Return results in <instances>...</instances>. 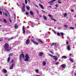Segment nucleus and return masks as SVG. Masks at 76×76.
Returning a JSON list of instances; mask_svg holds the SVG:
<instances>
[{"label":"nucleus","mask_w":76,"mask_h":76,"mask_svg":"<svg viewBox=\"0 0 76 76\" xmlns=\"http://www.w3.org/2000/svg\"><path fill=\"white\" fill-rule=\"evenodd\" d=\"M4 49L6 51H10L12 48L9 47V45L7 43H6L4 45Z\"/></svg>","instance_id":"1"},{"label":"nucleus","mask_w":76,"mask_h":76,"mask_svg":"<svg viewBox=\"0 0 76 76\" xmlns=\"http://www.w3.org/2000/svg\"><path fill=\"white\" fill-rule=\"evenodd\" d=\"M25 61H28L29 62L31 61V58L29 56L28 54H26L25 56V59H24Z\"/></svg>","instance_id":"2"},{"label":"nucleus","mask_w":76,"mask_h":76,"mask_svg":"<svg viewBox=\"0 0 76 76\" xmlns=\"http://www.w3.org/2000/svg\"><path fill=\"white\" fill-rule=\"evenodd\" d=\"M48 56H50L51 57L53 58V59H54L55 61H57V60H58V58H57L56 56H53V55L50 54H48Z\"/></svg>","instance_id":"3"},{"label":"nucleus","mask_w":76,"mask_h":76,"mask_svg":"<svg viewBox=\"0 0 76 76\" xmlns=\"http://www.w3.org/2000/svg\"><path fill=\"white\" fill-rule=\"evenodd\" d=\"M22 57H23V58H24V57H25V56L24 55V54L23 53L21 54V55H20V60L21 61V62H22Z\"/></svg>","instance_id":"4"},{"label":"nucleus","mask_w":76,"mask_h":76,"mask_svg":"<svg viewBox=\"0 0 76 76\" xmlns=\"http://www.w3.org/2000/svg\"><path fill=\"white\" fill-rule=\"evenodd\" d=\"M31 41H32L33 42V43L34 44H35V45H38L39 44V42L34 41L33 40H31Z\"/></svg>","instance_id":"5"},{"label":"nucleus","mask_w":76,"mask_h":76,"mask_svg":"<svg viewBox=\"0 0 76 76\" xmlns=\"http://www.w3.org/2000/svg\"><path fill=\"white\" fill-rule=\"evenodd\" d=\"M30 42V41H29V39H28L26 40V44H27V45H28L29 44Z\"/></svg>","instance_id":"6"},{"label":"nucleus","mask_w":76,"mask_h":76,"mask_svg":"<svg viewBox=\"0 0 76 76\" xmlns=\"http://www.w3.org/2000/svg\"><path fill=\"white\" fill-rule=\"evenodd\" d=\"M23 33L24 34L25 33V27L24 26L23 27Z\"/></svg>","instance_id":"7"},{"label":"nucleus","mask_w":76,"mask_h":76,"mask_svg":"<svg viewBox=\"0 0 76 76\" xmlns=\"http://www.w3.org/2000/svg\"><path fill=\"white\" fill-rule=\"evenodd\" d=\"M44 54V53L42 52H41L39 53V56H42V55Z\"/></svg>","instance_id":"8"},{"label":"nucleus","mask_w":76,"mask_h":76,"mask_svg":"<svg viewBox=\"0 0 76 76\" xmlns=\"http://www.w3.org/2000/svg\"><path fill=\"white\" fill-rule=\"evenodd\" d=\"M67 58V56H63L61 58H64V59H66V58Z\"/></svg>","instance_id":"9"},{"label":"nucleus","mask_w":76,"mask_h":76,"mask_svg":"<svg viewBox=\"0 0 76 76\" xmlns=\"http://www.w3.org/2000/svg\"><path fill=\"white\" fill-rule=\"evenodd\" d=\"M13 66H14V64H12L11 66H10V69H13Z\"/></svg>","instance_id":"10"},{"label":"nucleus","mask_w":76,"mask_h":76,"mask_svg":"<svg viewBox=\"0 0 76 76\" xmlns=\"http://www.w3.org/2000/svg\"><path fill=\"white\" fill-rule=\"evenodd\" d=\"M39 5L40 6V7H41V8H42V9H44V8L43 6L41 5V4H39Z\"/></svg>","instance_id":"11"},{"label":"nucleus","mask_w":76,"mask_h":76,"mask_svg":"<svg viewBox=\"0 0 76 76\" xmlns=\"http://www.w3.org/2000/svg\"><path fill=\"white\" fill-rule=\"evenodd\" d=\"M43 66H44L46 65V62L45 61H43L42 62Z\"/></svg>","instance_id":"12"},{"label":"nucleus","mask_w":76,"mask_h":76,"mask_svg":"<svg viewBox=\"0 0 76 76\" xmlns=\"http://www.w3.org/2000/svg\"><path fill=\"white\" fill-rule=\"evenodd\" d=\"M3 72H4V73H7V70H6V69H3Z\"/></svg>","instance_id":"13"},{"label":"nucleus","mask_w":76,"mask_h":76,"mask_svg":"<svg viewBox=\"0 0 76 76\" xmlns=\"http://www.w3.org/2000/svg\"><path fill=\"white\" fill-rule=\"evenodd\" d=\"M2 12H3V9H0V14L1 15H2Z\"/></svg>","instance_id":"14"},{"label":"nucleus","mask_w":76,"mask_h":76,"mask_svg":"<svg viewBox=\"0 0 76 76\" xmlns=\"http://www.w3.org/2000/svg\"><path fill=\"white\" fill-rule=\"evenodd\" d=\"M26 8L28 10H29L30 9V7H29L28 6H26Z\"/></svg>","instance_id":"15"},{"label":"nucleus","mask_w":76,"mask_h":76,"mask_svg":"<svg viewBox=\"0 0 76 76\" xmlns=\"http://www.w3.org/2000/svg\"><path fill=\"white\" fill-rule=\"evenodd\" d=\"M61 66L62 68H65L66 67V65L65 64H63L61 65Z\"/></svg>","instance_id":"16"},{"label":"nucleus","mask_w":76,"mask_h":76,"mask_svg":"<svg viewBox=\"0 0 76 76\" xmlns=\"http://www.w3.org/2000/svg\"><path fill=\"white\" fill-rule=\"evenodd\" d=\"M53 3V2L52 1L48 2V3H49V4H50V5H52Z\"/></svg>","instance_id":"17"},{"label":"nucleus","mask_w":76,"mask_h":76,"mask_svg":"<svg viewBox=\"0 0 76 76\" xmlns=\"http://www.w3.org/2000/svg\"><path fill=\"white\" fill-rule=\"evenodd\" d=\"M43 18L45 20H47V17H46V16L44 15H43Z\"/></svg>","instance_id":"18"},{"label":"nucleus","mask_w":76,"mask_h":76,"mask_svg":"<svg viewBox=\"0 0 76 76\" xmlns=\"http://www.w3.org/2000/svg\"><path fill=\"white\" fill-rule=\"evenodd\" d=\"M67 49L68 50V51H70L71 49L70 48V46H68L67 47Z\"/></svg>","instance_id":"19"},{"label":"nucleus","mask_w":76,"mask_h":76,"mask_svg":"<svg viewBox=\"0 0 76 76\" xmlns=\"http://www.w3.org/2000/svg\"><path fill=\"white\" fill-rule=\"evenodd\" d=\"M35 25V24L34 23H33L32 24H31V27H34Z\"/></svg>","instance_id":"20"},{"label":"nucleus","mask_w":76,"mask_h":76,"mask_svg":"<svg viewBox=\"0 0 76 76\" xmlns=\"http://www.w3.org/2000/svg\"><path fill=\"white\" fill-rule=\"evenodd\" d=\"M18 28V26H17V24H15V29H17Z\"/></svg>","instance_id":"21"},{"label":"nucleus","mask_w":76,"mask_h":76,"mask_svg":"<svg viewBox=\"0 0 76 76\" xmlns=\"http://www.w3.org/2000/svg\"><path fill=\"white\" fill-rule=\"evenodd\" d=\"M30 13L31 15H34V13L32 11H30Z\"/></svg>","instance_id":"22"},{"label":"nucleus","mask_w":76,"mask_h":76,"mask_svg":"<svg viewBox=\"0 0 76 76\" xmlns=\"http://www.w3.org/2000/svg\"><path fill=\"white\" fill-rule=\"evenodd\" d=\"M69 60L70 61H71L72 63H73V62H74V61H73V59L72 58L70 59Z\"/></svg>","instance_id":"23"},{"label":"nucleus","mask_w":76,"mask_h":76,"mask_svg":"<svg viewBox=\"0 0 76 76\" xmlns=\"http://www.w3.org/2000/svg\"><path fill=\"white\" fill-rule=\"evenodd\" d=\"M35 71L37 73H38V72H39V70L38 69H35Z\"/></svg>","instance_id":"24"},{"label":"nucleus","mask_w":76,"mask_h":76,"mask_svg":"<svg viewBox=\"0 0 76 76\" xmlns=\"http://www.w3.org/2000/svg\"><path fill=\"white\" fill-rule=\"evenodd\" d=\"M10 57H9L7 60L8 62H9V61H10Z\"/></svg>","instance_id":"25"},{"label":"nucleus","mask_w":76,"mask_h":76,"mask_svg":"<svg viewBox=\"0 0 76 76\" xmlns=\"http://www.w3.org/2000/svg\"><path fill=\"white\" fill-rule=\"evenodd\" d=\"M13 37H12L11 38H10L9 39H8V41H10V40H11V39H13Z\"/></svg>","instance_id":"26"},{"label":"nucleus","mask_w":76,"mask_h":76,"mask_svg":"<svg viewBox=\"0 0 76 76\" xmlns=\"http://www.w3.org/2000/svg\"><path fill=\"white\" fill-rule=\"evenodd\" d=\"M67 14L66 13H65L64 14V17H66V16H67Z\"/></svg>","instance_id":"27"},{"label":"nucleus","mask_w":76,"mask_h":76,"mask_svg":"<svg viewBox=\"0 0 76 76\" xmlns=\"http://www.w3.org/2000/svg\"><path fill=\"white\" fill-rule=\"evenodd\" d=\"M38 41H39V42H41V43H43V42H42V41H41V39H39Z\"/></svg>","instance_id":"28"},{"label":"nucleus","mask_w":76,"mask_h":76,"mask_svg":"<svg viewBox=\"0 0 76 76\" xmlns=\"http://www.w3.org/2000/svg\"><path fill=\"white\" fill-rule=\"evenodd\" d=\"M52 31H53V32L54 33V34H56L57 33H56V32L55 31V30H53Z\"/></svg>","instance_id":"29"},{"label":"nucleus","mask_w":76,"mask_h":76,"mask_svg":"<svg viewBox=\"0 0 76 76\" xmlns=\"http://www.w3.org/2000/svg\"><path fill=\"white\" fill-rule=\"evenodd\" d=\"M4 22L5 23H7V21H6V19H4Z\"/></svg>","instance_id":"30"},{"label":"nucleus","mask_w":76,"mask_h":76,"mask_svg":"<svg viewBox=\"0 0 76 76\" xmlns=\"http://www.w3.org/2000/svg\"><path fill=\"white\" fill-rule=\"evenodd\" d=\"M61 36H64V33H63L62 32H61Z\"/></svg>","instance_id":"31"},{"label":"nucleus","mask_w":76,"mask_h":76,"mask_svg":"<svg viewBox=\"0 0 76 76\" xmlns=\"http://www.w3.org/2000/svg\"><path fill=\"white\" fill-rule=\"evenodd\" d=\"M9 56H13V53H11L9 55Z\"/></svg>","instance_id":"32"},{"label":"nucleus","mask_w":76,"mask_h":76,"mask_svg":"<svg viewBox=\"0 0 76 76\" xmlns=\"http://www.w3.org/2000/svg\"><path fill=\"white\" fill-rule=\"evenodd\" d=\"M25 2L26 4H27V3H28V1H27V0H25Z\"/></svg>","instance_id":"33"},{"label":"nucleus","mask_w":76,"mask_h":76,"mask_svg":"<svg viewBox=\"0 0 76 76\" xmlns=\"http://www.w3.org/2000/svg\"><path fill=\"white\" fill-rule=\"evenodd\" d=\"M55 47L56 48H57V45L56 43L55 44Z\"/></svg>","instance_id":"34"},{"label":"nucleus","mask_w":76,"mask_h":76,"mask_svg":"<svg viewBox=\"0 0 76 76\" xmlns=\"http://www.w3.org/2000/svg\"><path fill=\"white\" fill-rule=\"evenodd\" d=\"M58 3H59V4H60L61 3V2L60 1V0H58Z\"/></svg>","instance_id":"35"},{"label":"nucleus","mask_w":76,"mask_h":76,"mask_svg":"<svg viewBox=\"0 0 76 76\" xmlns=\"http://www.w3.org/2000/svg\"><path fill=\"white\" fill-rule=\"evenodd\" d=\"M57 35L58 36H60V34L59 33H58Z\"/></svg>","instance_id":"36"},{"label":"nucleus","mask_w":76,"mask_h":76,"mask_svg":"<svg viewBox=\"0 0 76 76\" xmlns=\"http://www.w3.org/2000/svg\"><path fill=\"white\" fill-rule=\"evenodd\" d=\"M55 6L56 7H58V4H56L55 5Z\"/></svg>","instance_id":"37"},{"label":"nucleus","mask_w":76,"mask_h":76,"mask_svg":"<svg viewBox=\"0 0 76 76\" xmlns=\"http://www.w3.org/2000/svg\"><path fill=\"white\" fill-rule=\"evenodd\" d=\"M26 15H29V13H28V12H26Z\"/></svg>","instance_id":"38"},{"label":"nucleus","mask_w":76,"mask_h":76,"mask_svg":"<svg viewBox=\"0 0 76 76\" xmlns=\"http://www.w3.org/2000/svg\"><path fill=\"white\" fill-rule=\"evenodd\" d=\"M70 29H74V28L72 27H71L70 28Z\"/></svg>","instance_id":"39"},{"label":"nucleus","mask_w":76,"mask_h":76,"mask_svg":"<svg viewBox=\"0 0 76 76\" xmlns=\"http://www.w3.org/2000/svg\"><path fill=\"white\" fill-rule=\"evenodd\" d=\"M54 44H55L54 43H53L52 44V45H51V47H53V45H54Z\"/></svg>","instance_id":"40"},{"label":"nucleus","mask_w":76,"mask_h":76,"mask_svg":"<svg viewBox=\"0 0 76 76\" xmlns=\"http://www.w3.org/2000/svg\"><path fill=\"white\" fill-rule=\"evenodd\" d=\"M64 26V27H65V28H67L68 26L66 25H65Z\"/></svg>","instance_id":"41"},{"label":"nucleus","mask_w":76,"mask_h":76,"mask_svg":"<svg viewBox=\"0 0 76 76\" xmlns=\"http://www.w3.org/2000/svg\"><path fill=\"white\" fill-rule=\"evenodd\" d=\"M22 10L23 11V12H25V8H22Z\"/></svg>","instance_id":"42"},{"label":"nucleus","mask_w":76,"mask_h":76,"mask_svg":"<svg viewBox=\"0 0 76 76\" xmlns=\"http://www.w3.org/2000/svg\"><path fill=\"white\" fill-rule=\"evenodd\" d=\"M25 6H23L22 9H25Z\"/></svg>","instance_id":"43"},{"label":"nucleus","mask_w":76,"mask_h":76,"mask_svg":"<svg viewBox=\"0 0 76 76\" xmlns=\"http://www.w3.org/2000/svg\"><path fill=\"white\" fill-rule=\"evenodd\" d=\"M57 1V0H52V2L53 3V2H54V1Z\"/></svg>","instance_id":"44"},{"label":"nucleus","mask_w":76,"mask_h":76,"mask_svg":"<svg viewBox=\"0 0 76 76\" xmlns=\"http://www.w3.org/2000/svg\"><path fill=\"white\" fill-rule=\"evenodd\" d=\"M14 61V60L13 59H12L11 61V63H13Z\"/></svg>","instance_id":"45"},{"label":"nucleus","mask_w":76,"mask_h":76,"mask_svg":"<svg viewBox=\"0 0 76 76\" xmlns=\"http://www.w3.org/2000/svg\"><path fill=\"white\" fill-rule=\"evenodd\" d=\"M59 64V63L58 62H56V65H58Z\"/></svg>","instance_id":"46"},{"label":"nucleus","mask_w":76,"mask_h":76,"mask_svg":"<svg viewBox=\"0 0 76 76\" xmlns=\"http://www.w3.org/2000/svg\"><path fill=\"white\" fill-rule=\"evenodd\" d=\"M48 16H49V17H50V16H51V15H50V14H48Z\"/></svg>","instance_id":"47"},{"label":"nucleus","mask_w":76,"mask_h":76,"mask_svg":"<svg viewBox=\"0 0 76 76\" xmlns=\"http://www.w3.org/2000/svg\"><path fill=\"white\" fill-rule=\"evenodd\" d=\"M5 15L6 16H7V14L6 13H5Z\"/></svg>","instance_id":"48"},{"label":"nucleus","mask_w":76,"mask_h":76,"mask_svg":"<svg viewBox=\"0 0 76 76\" xmlns=\"http://www.w3.org/2000/svg\"><path fill=\"white\" fill-rule=\"evenodd\" d=\"M15 18H14V19H15H15H16V15H15Z\"/></svg>","instance_id":"49"},{"label":"nucleus","mask_w":76,"mask_h":76,"mask_svg":"<svg viewBox=\"0 0 76 76\" xmlns=\"http://www.w3.org/2000/svg\"><path fill=\"white\" fill-rule=\"evenodd\" d=\"M36 11L38 13V14H39V12H38V11L37 10H36Z\"/></svg>","instance_id":"50"},{"label":"nucleus","mask_w":76,"mask_h":76,"mask_svg":"<svg viewBox=\"0 0 76 76\" xmlns=\"http://www.w3.org/2000/svg\"><path fill=\"white\" fill-rule=\"evenodd\" d=\"M42 12L43 13H45V12L44 11L42 10Z\"/></svg>","instance_id":"51"},{"label":"nucleus","mask_w":76,"mask_h":76,"mask_svg":"<svg viewBox=\"0 0 76 76\" xmlns=\"http://www.w3.org/2000/svg\"><path fill=\"white\" fill-rule=\"evenodd\" d=\"M9 20H10V22H12V20H10V18H9Z\"/></svg>","instance_id":"52"},{"label":"nucleus","mask_w":76,"mask_h":76,"mask_svg":"<svg viewBox=\"0 0 76 76\" xmlns=\"http://www.w3.org/2000/svg\"><path fill=\"white\" fill-rule=\"evenodd\" d=\"M50 52L51 53H52V54H54V53H53V52H52V51H50Z\"/></svg>","instance_id":"53"},{"label":"nucleus","mask_w":76,"mask_h":76,"mask_svg":"<svg viewBox=\"0 0 76 76\" xmlns=\"http://www.w3.org/2000/svg\"><path fill=\"white\" fill-rule=\"evenodd\" d=\"M50 18L51 19V18H53V16H52V15H51Z\"/></svg>","instance_id":"54"},{"label":"nucleus","mask_w":76,"mask_h":76,"mask_svg":"<svg viewBox=\"0 0 76 76\" xmlns=\"http://www.w3.org/2000/svg\"><path fill=\"white\" fill-rule=\"evenodd\" d=\"M71 12H74V10H71Z\"/></svg>","instance_id":"55"},{"label":"nucleus","mask_w":76,"mask_h":76,"mask_svg":"<svg viewBox=\"0 0 76 76\" xmlns=\"http://www.w3.org/2000/svg\"><path fill=\"white\" fill-rule=\"evenodd\" d=\"M48 7V8H49V7H50V8H51V6H50Z\"/></svg>","instance_id":"56"},{"label":"nucleus","mask_w":76,"mask_h":76,"mask_svg":"<svg viewBox=\"0 0 76 76\" xmlns=\"http://www.w3.org/2000/svg\"><path fill=\"white\" fill-rule=\"evenodd\" d=\"M69 44V42H67L66 43V44L67 45V44Z\"/></svg>","instance_id":"57"},{"label":"nucleus","mask_w":76,"mask_h":76,"mask_svg":"<svg viewBox=\"0 0 76 76\" xmlns=\"http://www.w3.org/2000/svg\"><path fill=\"white\" fill-rule=\"evenodd\" d=\"M23 6H25V3H23Z\"/></svg>","instance_id":"58"},{"label":"nucleus","mask_w":76,"mask_h":76,"mask_svg":"<svg viewBox=\"0 0 76 76\" xmlns=\"http://www.w3.org/2000/svg\"><path fill=\"white\" fill-rule=\"evenodd\" d=\"M54 20V21H55V22H57V20H56L54 19V20Z\"/></svg>","instance_id":"59"},{"label":"nucleus","mask_w":76,"mask_h":76,"mask_svg":"<svg viewBox=\"0 0 76 76\" xmlns=\"http://www.w3.org/2000/svg\"><path fill=\"white\" fill-rule=\"evenodd\" d=\"M51 20H54V19H53V18H51Z\"/></svg>","instance_id":"60"},{"label":"nucleus","mask_w":76,"mask_h":76,"mask_svg":"<svg viewBox=\"0 0 76 76\" xmlns=\"http://www.w3.org/2000/svg\"><path fill=\"white\" fill-rule=\"evenodd\" d=\"M35 6H36V7H38V6H37V5H35Z\"/></svg>","instance_id":"61"},{"label":"nucleus","mask_w":76,"mask_h":76,"mask_svg":"<svg viewBox=\"0 0 76 76\" xmlns=\"http://www.w3.org/2000/svg\"><path fill=\"white\" fill-rule=\"evenodd\" d=\"M74 75L75 76H76V73L74 74Z\"/></svg>","instance_id":"62"},{"label":"nucleus","mask_w":76,"mask_h":76,"mask_svg":"<svg viewBox=\"0 0 76 76\" xmlns=\"http://www.w3.org/2000/svg\"><path fill=\"white\" fill-rule=\"evenodd\" d=\"M75 18H76V15L74 16Z\"/></svg>","instance_id":"63"},{"label":"nucleus","mask_w":76,"mask_h":76,"mask_svg":"<svg viewBox=\"0 0 76 76\" xmlns=\"http://www.w3.org/2000/svg\"><path fill=\"white\" fill-rule=\"evenodd\" d=\"M36 76H40V75H36Z\"/></svg>","instance_id":"64"}]
</instances>
